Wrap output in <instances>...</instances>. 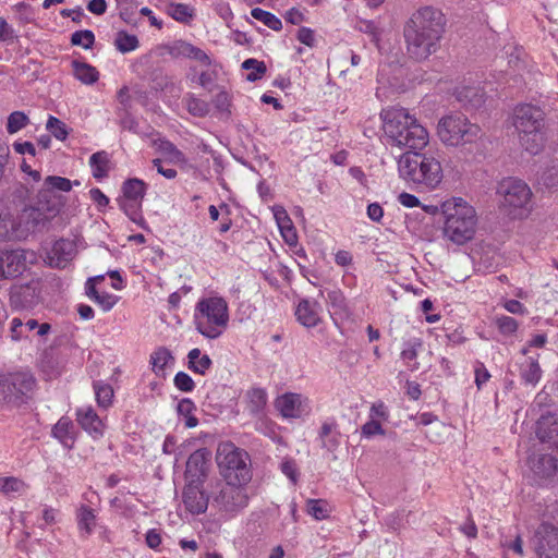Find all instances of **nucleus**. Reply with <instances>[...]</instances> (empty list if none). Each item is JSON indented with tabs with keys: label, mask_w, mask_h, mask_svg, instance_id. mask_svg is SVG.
Listing matches in <instances>:
<instances>
[{
	"label": "nucleus",
	"mask_w": 558,
	"mask_h": 558,
	"mask_svg": "<svg viewBox=\"0 0 558 558\" xmlns=\"http://www.w3.org/2000/svg\"><path fill=\"white\" fill-rule=\"evenodd\" d=\"M243 484L227 483L221 489L219 501L226 511H235L247 505V497L241 488Z\"/></svg>",
	"instance_id": "obj_30"
},
{
	"label": "nucleus",
	"mask_w": 558,
	"mask_h": 558,
	"mask_svg": "<svg viewBox=\"0 0 558 558\" xmlns=\"http://www.w3.org/2000/svg\"><path fill=\"white\" fill-rule=\"evenodd\" d=\"M318 437L323 448L328 451L337 450L341 442V433L337 421L335 418L324 421L319 428Z\"/></svg>",
	"instance_id": "obj_32"
},
{
	"label": "nucleus",
	"mask_w": 558,
	"mask_h": 558,
	"mask_svg": "<svg viewBox=\"0 0 558 558\" xmlns=\"http://www.w3.org/2000/svg\"><path fill=\"white\" fill-rule=\"evenodd\" d=\"M327 506V501L323 499H308L306 501V509L308 514L319 521L329 517V509Z\"/></svg>",
	"instance_id": "obj_45"
},
{
	"label": "nucleus",
	"mask_w": 558,
	"mask_h": 558,
	"mask_svg": "<svg viewBox=\"0 0 558 558\" xmlns=\"http://www.w3.org/2000/svg\"><path fill=\"white\" fill-rule=\"evenodd\" d=\"M68 343L69 337L66 335H61L54 339L52 345L49 349L44 351L41 357V368L43 372L46 373L50 378L60 375L65 367L66 361L64 359H60L59 350L61 347L66 349Z\"/></svg>",
	"instance_id": "obj_17"
},
{
	"label": "nucleus",
	"mask_w": 558,
	"mask_h": 558,
	"mask_svg": "<svg viewBox=\"0 0 558 558\" xmlns=\"http://www.w3.org/2000/svg\"><path fill=\"white\" fill-rule=\"evenodd\" d=\"M187 367L195 374L205 375L213 366V361L208 354H203L198 348L192 349L189 354Z\"/></svg>",
	"instance_id": "obj_36"
},
{
	"label": "nucleus",
	"mask_w": 558,
	"mask_h": 558,
	"mask_svg": "<svg viewBox=\"0 0 558 558\" xmlns=\"http://www.w3.org/2000/svg\"><path fill=\"white\" fill-rule=\"evenodd\" d=\"M174 363V357L171 351L166 347H159L153 351L149 359L151 371L157 376H163L166 368Z\"/></svg>",
	"instance_id": "obj_34"
},
{
	"label": "nucleus",
	"mask_w": 558,
	"mask_h": 558,
	"mask_svg": "<svg viewBox=\"0 0 558 558\" xmlns=\"http://www.w3.org/2000/svg\"><path fill=\"white\" fill-rule=\"evenodd\" d=\"M415 327L412 326L407 329L400 351V359L410 372H415L421 367L417 357L424 347L423 338L415 336Z\"/></svg>",
	"instance_id": "obj_16"
},
{
	"label": "nucleus",
	"mask_w": 558,
	"mask_h": 558,
	"mask_svg": "<svg viewBox=\"0 0 558 558\" xmlns=\"http://www.w3.org/2000/svg\"><path fill=\"white\" fill-rule=\"evenodd\" d=\"M63 192H70V179L58 175H48L45 179L33 207L28 209L38 220V231L44 230L61 213L66 202Z\"/></svg>",
	"instance_id": "obj_7"
},
{
	"label": "nucleus",
	"mask_w": 558,
	"mask_h": 558,
	"mask_svg": "<svg viewBox=\"0 0 558 558\" xmlns=\"http://www.w3.org/2000/svg\"><path fill=\"white\" fill-rule=\"evenodd\" d=\"M296 320L306 328H314L322 322V306L317 301L302 299L295 307Z\"/></svg>",
	"instance_id": "obj_26"
},
{
	"label": "nucleus",
	"mask_w": 558,
	"mask_h": 558,
	"mask_svg": "<svg viewBox=\"0 0 558 558\" xmlns=\"http://www.w3.org/2000/svg\"><path fill=\"white\" fill-rule=\"evenodd\" d=\"M539 355L534 356L523 355V359L518 362L519 376L525 386L535 387L542 379L543 371L538 362Z\"/></svg>",
	"instance_id": "obj_28"
},
{
	"label": "nucleus",
	"mask_w": 558,
	"mask_h": 558,
	"mask_svg": "<svg viewBox=\"0 0 558 558\" xmlns=\"http://www.w3.org/2000/svg\"><path fill=\"white\" fill-rule=\"evenodd\" d=\"M398 171L403 180L430 191L438 189L444 180L441 162L426 153H403L398 160Z\"/></svg>",
	"instance_id": "obj_5"
},
{
	"label": "nucleus",
	"mask_w": 558,
	"mask_h": 558,
	"mask_svg": "<svg viewBox=\"0 0 558 558\" xmlns=\"http://www.w3.org/2000/svg\"><path fill=\"white\" fill-rule=\"evenodd\" d=\"M386 137L400 148L422 150L429 143L428 131L402 107H391L380 113Z\"/></svg>",
	"instance_id": "obj_2"
},
{
	"label": "nucleus",
	"mask_w": 558,
	"mask_h": 558,
	"mask_svg": "<svg viewBox=\"0 0 558 558\" xmlns=\"http://www.w3.org/2000/svg\"><path fill=\"white\" fill-rule=\"evenodd\" d=\"M327 303L330 306L331 318L337 319H349L352 315L348 300L344 293L340 289H335L328 292Z\"/></svg>",
	"instance_id": "obj_33"
},
{
	"label": "nucleus",
	"mask_w": 558,
	"mask_h": 558,
	"mask_svg": "<svg viewBox=\"0 0 558 558\" xmlns=\"http://www.w3.org/2000/svg\"><path fill=\"white\" fill-rule=\"evenodd\" d=\"M230 322L229 305L225 298L211 294L201 298L194 307L193 324L204 338L214 340L223 335Z\"/></svg>",
	"instance_id": "obj_6"
},
{
	"label": "nucleus",
	"mask_w": 558,
	"mask_h": 558,
	"mask_svg": "<svg viewBox=\"0 0 558 558\" xmlns=\"http://www.w3.org/2000/svg\"><path fill=\"white\" fill-rule=\"evenodd\" d=\"M445 14L430 5L417 9L404 25L403 36L410 58L422 61L435 53L446 29Z\"/></svg>",
	"instance_id": "obj_1"
},
{
	"label": "nucleus",
	"mask_w": 558,
	"mask_h": 558,
	"mask_svg": "<svg viewBox=\"0 0 558 558\" xmlns=\"http://www.w3.org/2000/svg\"><path fill=\"white\" fill-rule=\"evenodd\" d=\"M173 383L179 390L184 392H191L195 388L194 380L184 372L177 373Z\"/></svg>",
	"instance_id": "obj_57"
},
{
	"label": "nucleus",
	"mask_w": 558,
	"mask_h": 558,
	"mask_svg": "<svg viewBox=\"0 0 558 558\" xmlns=\"http://www.w3.org/2000/svg\"><path fill=\"white\" fill-rule=\"evenodd\" d=\"M437 134L442 144L451 147L472 145L483 135L481 126L463 114L442 117L438 122Z\"/></svg>",
	"instance_id": "obj_9"
},
{
	"label": "nucleus",
	"mask_w": 558,
	"mask_h": 558,
	"mask_svg": "<svg viewBox=\"0 0 558 558\" xmlns=\"http://www.w3.org/2000/svg\"><path fill=\"white\" fill-rule=\"evenodd\" d=\"M526 466L535 483L551 480L558 471V460L541 450L533 451L526 460Z\"/></svg>",
	"instance_id": "obj_15"
},
{
	"label": "nucleus",
	"mask_w": 558,
	"mask_h": 558,
	"mask_svg": "<svg viewBox=\"0 0 558 558\" xmlns=\"http://www.w3.org/2000/svg\"><path fill=\"white\" fill-rule=\"evenodd\" d=\"M73 75L83 84L90 85L98 81V70L85 62L72 61Z\"/></svg>",
	"instance_id": "obj_37"
},
{
	"label": "nucleus",
	"mask_w": 558,
	"mask_h": 558,
	"mask_svg": "<svg viewBox=\"0 0 558 558\" xmlns=\"http://www.w3.org/2000/svg\"><path fill=\"white\" fill-rule=\"evenodd\" d=\"M146 189L147 185L143 180L136 178L129 179L122 185V198L135 202H143L144 196L146 194Z\"/></svg>",
	"instance_id": "obj_38"
},
{
	"label": "nucleus",
	"mask_w": 558,
	"mask_h": 558,
	"mask_svg": "<svg viewBox=\"0 0 558 558\" xmlns=\"http://www.w3.org/2000/svg\"><path fill=\"white\" fill-rule=\"evenodd\" d=\"M361 435L364 438H371L376 435H385V429L381 422L369 417V420L362 425Z\"/></svg>",
	"instance_id": "obj_55"
},
{
	"label": "nucleus",
	"mask_w": 558,
	"mask_h": 558,
	"mask_svg": "<svg viewBox=\"0 0 558 558\" xmlns=\"http://www.w3.org/2000/svg\"><path fill=\"white\" fill-rule=\"evenodd\" d=\"M369 417L374 420L381 421H388L389 418V411L386 404L383 401L374 402L369 410Z\"/></svg>",
	"instance_id": "obj_59"
},
{
	"label": "nucleus",
	"mask_w": 558,
	"mask_h": 558,
	"mask_svg": "<svg viewBox=\"0 0 558 558\" xmlns=\"http://www.w3.org/2000/svg\"><path fill=\"white\" fill-rule=\"evenodd\" d=\"M192 44L184 41V40H177L174 41L169 48L168 53L172 58H189L191 54Z\"/></svg>",
	"instance_id": "obj_56"
},
{
	"label": "nucleus",
	"mask_w": 558,
	"mask_h": 558,
	"mask_svg": "<svg viewBox=\"0 0 558 558\" xmlns=\"http://www.w3.org/2000/svg\"><path fill=\"white\" fill-rule=\"evenodd\" d=\"M296 38L300 43H302L303 45H305L310 48L315 46V33L310 27H301L298 31Z\"/></svg>",
	"instance_id": "obj_61"
},
{
	"label": "nucleus",
	"mask_w": 558,
	"mask_h": 558,
	"mask_svg": "<svg viewBox=\"0 0 558 558\" xmlns=\"http://www.w3.org/2000/svg\"><path fill=\"white\" fill-rule=\"evenodd\" d=\"M184 101L189 113L194 117L203 118L209 113V104L194 94H186Z\"/></svg>",
	"instance_id": "obj_41"
},
{
	"label": "nucleus",
	"mask_w": 558,
	"mask_h": 558,
	"mask_svg": "<svg viewBox=\"0 0 558 558\" xmlns=\"http://www.w3.org/2000/svg\"><path fill=\"white\" fill-rule=\"evenodd\" d=\"M26 267L24 250L0 251V280L16 278L26 270Z\"/></svg>",
	"instance_id": "obj_19"
},
{
	"label": "nucleus",
	"mask_w": 558,
	"mask_h": 558,
	"mask_svg": "<svg viewBox=\"0 0 558 558\" xmlns=\"http://www.w3.org/2000/svg\"><path fill=\"white\" fill-rule=\"evenodd\" d=\"M256 421L254 423V428L258 433L268 436L274 437L276 435L277 425L271 420L264 416V414L256 416Z\"/></svg>",
	"instance_id": "obj_54"
},
{
	"label": "nucleus",
	"mask_w": 558,
	"mask_h": 558,
	"mask_svg": "<svg viewBox=\"0 0 558 558\" xmlns=\"http://www.w3.org/2000/svg\"><path fill=\"white\" fill-rule=\"evenodd\" d=\"M501 206L513 218L523 219L533 211V192L529 184L518 178H505L498 185Z\"/></svg>",
	"instance_id": "obj_8"
},
{
	"label": "nucleus",
	"mask_w": 558,
	"mask_h": 558,
	"mask_svg": "<svg viewBox=\"0 0 558 558\" xmlns=\"http://www.w3.org/2000/svg\"><path fill=\"white\" fill-rule=\"evenodd\" d=\"M268 402V393L265 388L251 387L242 396L244 410L252 416L264 414Z\"/></svg>",
	"instance_id": "obj_29"
},
{
	"label": "nucleus",
	"mask_w": 558,
	"mask_h": 558,
	"mask_svg": "<svg viewBox=\"0 0 558 558\" xmlns=\"http://www.w3.org/2000/svg\"><path fill=\"white\" fill-rule=\"evenodd\" d=\"M36 379L31 372L10 373L0 379V395L12 405L20 407L33 397Z\"/></svg>",
	"instance_id": "obj_12"
},
{
	"label": "nucleus",
	"mask_w": 558,
	"mask_h": 558,
	"mask_svg": "<svg viewBox=\"0 0 558 558\" xmlns=\"http://www.w3.org/2000/svg\"><path fill=\"white\" fill-rule=\"evenodd\" d=\"M532 545L536 558H558V526L541 523L534 532Z\"/></svg>",
	"instance_id": "obj_14"
},
{
	"label": "nucleus",
	"mask_w": 558,
	"mask_h": 558,
	"mask_svg": "<svg viewBox=\"0 0 558 558\" xmlns=\"http://www.w3.org/2000/svg\"><path fill=\"white\" fill-rule=\"evenodd\" d=\"M398 202L407 208H414L421 206L418 197L408 192L400 193L398 195Z\"/></svg>",
	"instance_id": "obj_63"
},
{
	"label": "nucleus",
	"mask_w": 558,
	"mask_h": 558,
	"mask_svg": "<svg viewBox=\"0 0 558 558\" xmlns=\"http://www.w3.org/2000/svg\"><path fill=\"white\" fill-rule=\"evenodd\" d=\"M108 156L105 151H98L90 156L89 165L92 168L93 175L96 179H104L108 175Z\"/></svg>",
	"instance_id": "obj_42"
},
{
	"label": "nucleus",
	"mask_w": 558,
	"mask_h": 558,
	"mask_svg": "<svg viewBox=\"0 0 558 558\" xmlns=\"http://www.w3.org/2000/svg\"><path fill=\"white\" fill-rule=\"evenodd\" d=\"M535 433L542 444L558 449V415L553 413L542 415L536 423Z\"/></svg>",
	"instance_id": "obj_25"
},
{
	"label": "nucleus",
	"mask_w": 558,
	"mask_h": 558,
	"mask_svg": "<svg viewBox=\"0 0 558 558\" xmlns=\"http://www.w3.org/2000/svg\"><path fill=\"white\" fill-rule=\"evenodd\" d=\"M31 191L22 183L15 184L0 201L5 203L10 210L16 215L23 214V210L33 207L34 203H28Z\"/></svg>",
	"instance_id": "obj_27"
},
{
	"label": "nucleus",
	"mask_w": 558,
	"mask_h": 558,
	"mask_svg": "<svg viewBox=\"0 0 558 558\" xmlns=\"http://www.w3.org/2000/svg\"><path fill=\"white\" fill-rule=\"evenodd\" d=\"M46 129L59 141H65L69 135L66 124L53 116L48 117Z\"/></svg>",
	"instance_id": "obj_46"
},
{
	"label": "nucleus",
	"mask_w": 558,
	"mask_h": 558,
	"mask_svg": "<svg viewBox=\"0 0 558 558\" xmlns=\"http://www.w3.org/2000/svg\"><path fill=\"white\" fill-rule=\"evenodd\" d=\"M120 207L135 223L140 225L144 220L141 214L142 202L122 198L120 201Z\"/></svg>",
	"instance_id": "obj_48"
},
{
	"label": "nucleus",
	"mask_w": 558,
	"mask_h": 558,
	"mask_svg": "<svg viewBox=\"0 0 558 558\" xmlns=\"http://www.w3.org/2000/svg\"><path fill=\"white\" fill-rule=\"evenodd\" d=\"M211 453L207 448L195 450L187 459L185 477L187 482H205Z\"/></svg>",
	"instance_id": "obj_22"
},
{
	"label": "nucleus",
	"mask_w": 558,
	"mask_h": 558,
	"mask_svg": "<svg viewBox=\"0 0 558 558\" xmlns=\"http://www.w3.org/2000/svg\"><path fill=\"white\" fill-rule=\"evenodd\" d=\"M77 526L84 537H88L96 526V514L93 509L82 506L77 511Z\"/></svg>",
	"instance_id": "obj_39"
},
{
	"label": "nucleus",
	"mask_w": 558,
	"mask_h": 558,
	"mask_svg": "<svg viewBox=\"0 0 558 558\" xmlns=\"http://www.w3.org/2000/svg\"><path fill=\"white\" fill-rule=\"evenodd\" d=\"M444 218L442 235L457 245H463L475 236L478 217L476 209L466 199L452 196L441 202Z\"/></svg>",
	"instance_id": "obj_3"
},
{
	"label": "nucleus",
	"mask_w": 558,
	"mask_h": 558,
	"mask_svg": "<svg viewBox=\"0 0 558 558\" xmlns=\"http://www.w3.org/2000/svg\"><path fill=\"white\" fill-rule=\"evenodd\" d=\"M117 49L123 53L131 52L138 47V39L135 35L119 32L114 40Z\"/></svg>",
	"instance_id": "obj_47"
},
{
	"label": "nucleus",
	"mask_w": 558,
	"mask_h": 558,
	"mask_svg": "<svg viewBox=\"0 0 558 558\" xmlns=\"http://www.w3.org/2000/svg\"><path fill=\"white\" fill-rule=\"evenodd\" d=\"M29 122L28 117L23 111H13L8 117L7 131L14 134L25 128Z\"/></svg>",
	"instance_id": "obj_50"
},
{
	"label": "nucleus",
	"mask_w": 558,
	"mask_h": 558,
	"mask_svg": "<svg viewBox=\"0 0 558 558\" xmlns=\"http://www.w3.org/2000/svg\"><path fill=\"white\" fill-rule=\"evenodd\" d=\"M77 424L93 439H100L106 430V422L92 405H85L76 409Z\"/></svg>",
	"instance_id": "obj_20"
},
{
	"label": "nucleus",
	"mask_w": 558,
	"mask_h": 558,
	"mask_svg": "<svg viewBox=\"0 0 558 558\" xmlns=\"http://www.w3.org/2000/svg\"><path fill=\"white\" fill-rule=\"evenodd\" d=\"M280 470L292 482V484H296L299 480V470L293 459H284L280 464Z\"/></svg>",
	"instance_id": "obj_58"
},
{
	"label": "nucleus",
	"mask_w": 558,
	"mask_h": 558,
	"mask_svg": "<svg viewBox=\"0 0 558 558\" xmlns=\"http://www.w3.org/2000/svg\"><path fill=\"white\" fill-rule=\"evenodd\" d=\"M24 486L23 481L13 476L0 478V490L5 495L20 494L23 492Z\"/></svg>",
	"instance_id": "obj_52"
},
{
	"label": "nucleus",
	"mask_w": 558,
	"mask_h": 558,
	"mask_svg": "<svg viewBox=\"0 0 558 558\" xmlns=\"http://www.w3.org/2000/svg\"><path fill=\"white\" fill-rule=\"evenodd\" d=\"M242 68L244 70L251 71L246 75V80L250 82H255V81L260 80L267 71V68H266V64L264 61H258L253 58L246 59L242 63Z\"/></svg>",
	"instance_id": "obj_44"
},
{
	"label": "nucleus",
	"mask_w": 558,
	"mask_h": 558,
	"mask_svg": "<svg viewBox=\"0 0 558 558\" xmlns=\"http://www.w3.org/2000/svg\"><path fill=\"white\" fill-rule=\"evenodd\" d=\"M475 385L478 390L482 389L483 385L486 384L490 378V373L482 362H476L475 368Z\"/></svg>",
	"instance_id": "obj_60"
},
{
	"label": "nucleus",
	"mask_w": 558,
	"mask_h": 558,
	"mask_svg": "<svg viewBox=\"0 0 558 558\" xmlns=\"http://www.w3.org/2000/svg\"><path fill=\"white\" fill-rule=\"evenodd\" d=\"M504 307L511 314L524 315L527 313L526 307L518 300H507L504 303Z\"/></svg>",
	"instance_id": "obj_64"
},
{
	"label": "nucleus",
	"mask_w": 558,
	"mask_h": 558,
	"mask_svg": "<svg viewBox=\"0 0 558 558\" xmlns=\"http://www.w3.org/2000/svg\"><path fill=\"white\" fill-rule=\"evenodd\" d=\"M145 542L149 548L158 550L162 542L160 532L157 529L148 530L145 535Z\"/></svg>",
	"instance_id": "obj_62"
},
{
	"label": "nucleus",
	"mask_w": 558,
	"mask_h": 558,
	"mask_svg": "<svg viewBox=\"0 0 558 558\" xmlns=\"http://www.w3.org/2000/svg\"><path fill=\"white\" fill-rule=\"evenodd\" d=\"M43 284L39 278L15 283L10 289V304L15 310H33L43 301Z\"/></svg>",
	"instance_id": "obj_13"
},
{
	"label": "nucleus",
	"mask_w": 558,
	"mask_h": 558,
	"mask_svg": "<svg viewBox=\"0 0 558 558\" xmlns=\"http://www.w3.org/2000/svg\"><path fill=\"white\" fill-rule=\"evenodd\" d=\"M50 328V324H39L35 318H28L23 322L21 318L14 317L11 320L10 331L11 338L14 341H20L22 339H29L33 335L45 336L49 332Z\"/></svg>",
	"instance_id": "obj_23"
},
{
	"label": "nucleus",
	"mask_w": 558,
	"mask_h": 558,
	"mask_svg": "<svg viewBox=\"0 0 558 558\" xmlns=\"http://www.w3.org/2000/svg\"><path fill=\"white\" fill-rule=\"evenodd\" d=\"M167 14L180 23H190L195 16V9L185 3H169Z\"/></svg>",
	"instance_id": "obj_40"
},
{
	"label": "nucleus",
	"mask_w": 558,
	"mask_h": 558,
	"mask_svg": "<svg viewBox=\"0 0 558 558\" xmlns=\"http://www.w3.org/2000/svg\"><path fill=\"white\" fill-rule=\"evenodd\" d=\"M95 43V35L89 29L77 31L72 34V46H81L84 49L90 48Z\"/></svg>",
	"instance_id": "obj_53"
},
{
	"label": "nucleus",
	"mask_w": 558,
	"mask_h": 558,
	"mask_svg": "<svg viewBox=\"0 0 558 558\" xmlns=\"http://www.w3.org/2000/svg\"><path fill=\"white\" fill-rule=\"evenodd\" d=\"M38 220L32 216L28 209L23 214L16 215L10 207L0 201V240L20 241L24 240L31 233L38 232Z\"/></svg>",
	"instance_id": "obj_11"
},
{
	"label": "nucleus",
	"mask_w": 558,
	"mask_h": 558,
	"mask_svg": "<svg viewBox=\"0 0 558 558\" xmlns=\"http://www.w3.org/2000/svg\"><path fill=\"white\" fill-rule=\"evenodd\" d=\"M52 436L57 438L64 447H68L70 439V420L66 416L61 417L52 428Z\"/></svg>",
	"instance_id": "obj_51"
},
{
	"label": "nucleus",
	"mask_w": 558,
	"mask_h": 558,
	"mask_svg": "<svg viewBox=\"0 0 558 558\" xmlns=\"http://www.w3.org/2000/svg\"><path fill=\"white\" fill-rule=\"evenodd\" d=\"M204 482H187L183 489V504L192 514L207 510L209 497L203 488Z\"/></svg>",
	"instance_id": "obj_21"
},
{
	"label": "nucleus",
	"mask_w": 558,
	"mask_h": 558,
	"mask_svg": "<svg viewBox=\"0 0 558 558\" xmlns=\"http://www.w3.org/2000/svg\"><path fill=\"white\" fill-rule=\"evenodd\" d=\"M495 325L498 331L507 337L513 336L519 328L518 322L513 317L507 315L496 316Z\"/></svg>",
	"instance_id": "obj_49"
},
{
	"label": "nucleus",
	"mask_w": 558,
	"mask_h": 558,
	"mask_svg": "<svg viewBox=\"0 0 558 558\" xmlns=\"http://www.w3.org/2000/svg\"><path fill=\"white\" fill-rule=\"evenodd\" d=\"M104 281L105 275L88 278L85 282V294L104 312H109L118 304L120 296L101 290Z\"/></svg>",
	"instance_id": "obj_18"
},
{
	"label": "nucleus",
	"mask_w": 558,
	"mask_h": 558,
	"mask_svg": "<svg viewBox=\"0 0 558 558\" xmlns=\"http://www.w3.org/2000/svg\"><path fill=\"white\" fill-rule=\"evenodd\" d=\"M512 125L523 150L533 156L544 150L547 135L546 116L542 108L532 104L515 106L512 112Z\"/></svg>",
	"instance_id": "obj_4"
},
{
	"label": "nucleus",
	"mask_w": 558,
	"mask_h": 558,
	"mask_svg": "<svg viewBox=\"0 0 558 558\" xmlns=\"http://www.w3.org/2000/svg\"><path fill=\"white\" fill-rule=\"evenodd\" d=\"M253 19L262 22L265 26L272 31L279 32L282 29V22L274 13L263 10L260 8H254L251 10Z\"/></svg>",
	"instance_id": "obj_43"
},
{
	"label": "nucleus",
	"mask_w": 558,
	"mask_h": 558,
	"mask_svg": "<svg viewBox=\"0 0 558 558\" xmlns=\"http://www.w3.org/2000/svg\"><path fill=\"white\" fill-rule=\"evenodd\" d=\"M304 405H307V399L294 392L283 393L275 401L276 409L286 418L301 417L304 412Z\"/></svg>",
	"instance_id": "obj_24"
},
{
	"label": "nucleus",
	"mask_w": 558,
	"mask_h": 558,
	"mask_svg": "<svg viewBox=\"0 0 558 558\" xmlns=\"http://www.w3.org/2000/svg\"><path fill=\"white\" fill-rule=\"evenodd\" d=\"M95 400L99 409L107 411L113 404L114 391L110 384L102 380L93 383Z\"/></svg>",
	"instance_id": "obj_35"
},
{
	"label": "nucleus",
	"mask_w": 558,
	"mask_h": 558,
	"mask_svg": "<svg viewBox=\"0 0 558 558\" xmlns=\"http://www.w3.org/2000/svg\"><path fill=\"white\" fill-rule=\"evenodd\" d=\"M247 453L231 441H222L216 451V462L227 483L245 484L251 478Z\"/></svg>",
	"instance_id": "obj_10"
},
{
	"label": "nucleus",
	"mask_w": 558,
	"mask_h": 558,
	"mask_svg": "<svg viewBox=\"0 0 558 558\" xmlns=\"http://www.w3.org/2000/svg\"><path fill=\"white\" fill-rule=\"evenodd\" d=\"M46 262L50 267L66 268L70 264V241L66 239L54 241L46 253Z\"/></svg>",
	"instance_id": "obj_31"
}]
</instances>
